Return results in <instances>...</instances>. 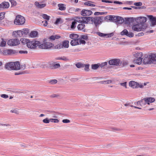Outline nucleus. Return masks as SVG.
<instances>
[{"label": "nucleus", "instance_id": "c9c22d12", "mask_svg": "<svg viewBox=\"0 0 156 156\" xmlns=\"http://www.w3.org/2000/svg\"><path fill=\"white\" fill-rule=\"evenodd\" d=\"M143 63L144 64H150L149 58H145L143 60Z\"/></svg>", "mask_w": 156, "mask_h": 156}, {"label": "nucleus", "instance_id": "58836bf2", "mask_svg": "<svg viewBox=\"0 0 156 156\" xmlns=\"http://www.w3.org/2000/svg\"><path fill=\"white\" fill-rule=\"evenodd\" d=\"M143 55V54L142 52L137 53L136 54H135L134 55V56L136 58H139V57H142Z\"/></svg>", "mask_w": 156, "mask_h": 156}, {"label": "nucleus", "instance_id": "1a4fd4ad", "mask_svg": "<svg viewBox=\"0 0 156 156\" xmlns=\"http://www.w3.org/2000/svg\"><path fill=\"white\" fill-rule=\"evenodd\" d=\"M17 53H18V51L16 50L9 49L4 50L2 54L3 55H6L15 54Z\"/></svg>", "mask_w": 156, "mask_h": 156}, {"label": "nucleus", "instance_id": "2f4dec72", "mask_svg": "<svg viewBox=\"0 0 156 156\" xmlns=\"http://www.w3.org/2000/svg\"><path fill=\"white\" fill-rule=\"evenodd\" d=\"M76 67L78 68H82L84 67V64L80 62L77 63L75 65Z\"/></svg>", "mask_w": 156, "mask_h": 156}, {"label": "nucleus", "instance_id": "b1692460", "mask_svg": "<svg viewBox=\"0 0 156 156\" xmlns=\"http://www.w3.org/2000/svg\"><path fill=\"white\" fill-rule=\"evenodd\" d=\"M147 104L150 105V103H152L155 101V99L154 98L147 97L145 98Z\"/></svg>", "mask_w": 156, "mask_h": 156}, {"label": "nucleus", "instance_id": "79ce46f5", "mask_svg": "<svg viewBox=\"0 0 156 156\" xmlns=\"http://www.w3.org/2000/svg\"><path fill=\"white\" fill-rule=\"evenodd\" d=\"M80 38L84 40H88V37L87 35H81Z\"/></svg>", "mask_w": 156, "mask_h": 156}, {"label": "nucleus", "instance_id": "a19ab883", "mask_svg": "<svg viewBox=\"0 0 156 156\" xmlns=\"http://www.w3.org/2000/svg\"><path fill=\"white\" fill-rule=\"evenodd\" d=\"M42 17L44 19L47 20H49L50 19V17L49 16L47 15V14H43L42 15Z\"/></svg>", "mask_w": 156, "mask_h": 156}, {"label": "nucleus", "instance_id": "8fccbe9b", "mask_svg": "<svg viewBox=\"0 0 156 156\" xmlns=\"http://www.w3.org/2000/svg\"><path fill=\"white\" fill-rule=\"evenodd\" d=\"M84 5H86L89 6H90L94 7L95 6V5L94 4L90 3L89 2H85L84 3Z\"/></svg>", "mask_w": 156, "mask_h": 156}, {"label": "nucleus", "instance_id": "ddd939ff", "mask_svg": "<svg viewBox=\"0 0 156 156\" xmlns=\"http://www.w3.org/2000/svg\"><path fill=\"white\" fill-rule=\"evenodd\" d=\"M92 13V12L91 10L87 9H83L81 12V14L83 16H89Z\"/></svg>", "mask_w": 156, "mask_h": 156}, {"label": "nucleus", "instance_id": "bf43d9fd", "mask_svg": "<svg viewBox=\"0 0 156 156\" xmlns=\"http://www.w3.org/2000/svg\"><path fill=\"white\" fill-rule=\"evenodd\" d=\"M134 36V34L132 32H128L127 36L129 37H132Z\"/></svg>", "mask_w": 156, "mask_h": 156}, {"label": "nucleus", "instance_id": "20e7f679", "mask_svg": "<svg viewBox=\"0 0 156 156\" xmlns=\"http://www.w3.org/2000/svg\"><path fill=\"white\" fill-rule=\"evenodd\" d=\"M25 22V20L24 17L21 15H18L16 16L14 23L16 24L21 25L24 24Z\"/></svg>", "mask_w": 156, "mask_h": 156}, {"label": "nucleus", "instance_id": "603ef678", "mask_svg": "<svg viewBox=\"0 0 156 156\" xmlns=\"http://www.w3.org/2000/svg\"><path fill=\"white\" fill-rule=\"evenodd\" d=\"M76 23L75 21H73L72 23V25L71 26V28L72 29H74L75 27V24Z\"/></svg>", "mask_w": 156, "mask_h": 156}, {"label": "nucleus", "instance_id": "9d476101", "mask_svg": "<svg viewBox=\"0 0 156 156\" xmlns=\"http://www.w3.org/2000/svg\"><path fill=\"white\" fill-rule=\"evenodd\" d=\"M139 25L138 24L133 25L132 27V29L136 31H144L146 28V27L144 26L140 27Z\"/></svg>", "mask_w": 156, "mask_h": 156}, {"label": "nucleus", "instance_id": "49530a36", "mask_svg": "<svg viewBox=\"0 0 156 156\" xmlns=\"http://www.w3.org/2000/svg\"><path fill=\"white\" fill-rule=\"evenodd\" d=\"M6 44V42L3 39H2V41L0 43V46L2 47L5 46Z\"/></svg>", "mask_w": 156, "mask_h": 156}, {"label": "nucleus", "instance_id": "5701e85b", "mask_svg": "<svg viewBox=\"0 0 156 156\" xmlns=\"http://www.w3.org/2000/svg\"><path fill=\"white\" fill-rule=\"evenodd\" d=\"M71 44L72 46H75L79 44V39H73L71 41Z\"/></svg>", "mask_w": 156, "mask_h": 156}, {"label": "nucleus", "instance_id": "13d9d810", "mask_svg": "<svg viewBox=\"0 0 156 156\" xmlns=\"http://www.w3.org/2000/svg\"><path fill=\"white\" fill-rule=\"evenodd\" d=\"M50 119H49L48 118H46L43 120V122L45 123H48L50 121Z\"/></svg>", "mask_w": 156, "mask_h": 156}, {"label": "nucleus", "instance_id": "7ed1b4c3", "mask_svg": "<svg viewBox=\"0 0 156 156\" xmlns=\"http://www.w3.org/2000/svg\"><path fill=\"white\" fill-rule=\"evenodd\" d=\"M23 41L26 42L27 47L30 49H35L38 46L39 48V45L41 44L39 41L36 40L30 41L28 39H24Z\"/></svg>", "mask_w": 156, "mask_h": 156}, {"label": "nucleus", "instance_id": "6e6552de", "mask_svg": "<svg viewBox=\"0 0 156 156\" xmlns=\"http://www.w3.org/2000/svg\"><path fill=\"white\" fill-rule=\"evenodd\" d=\"M147 18L145 17L140 16L136 18V21L139 24L143 25L146 22Z\"/></svg>", "mask_w": 156, "mask_h": 156}, {"label": "nucleus", "instance_id": "473e14b6", "mask_svg": "<svg viewBox=\"0 0 156 156\" xmlns=\"http://www.w3.org/2000/svg\"><path fill=\"white\" fill-rule=\"evenodd\" d=\"M2 5L3 6V8L6 9L8 8L9 7V3L8 2H2Z\"/></svg>", "mask_w": 156, "mask_h": 156}, {"label": "nucleus", "instance_id": "393cba45", "mask_svg": "<svg viewBox=\"0 0 156 156\" xmlns=\"http://www.w3.org/2000/svg\"><path fill=\"white\" fill-rule=\"evenodd\" d=\"M142 58L141 57H139V58L134 59L133 60L134 62L136 64L140 65L141 64Z\"/></svg>", "mask_w": 156, "mask_h": 156}, {"label": "nucleus", "instance_id": "a878e982", "mask_svg": "<svg viewBox=\"0 0 156 156\" xmlns=\"http://www.w3.org/2000/svg\"><path fill=\"white\" fill-rule=\"evenodd\" d=\"M35 5L37 8H43L46 5L45 4H40L37 2H35Z\"/></svg>", "mask_w": 156, "mask_h": 156}, {"label": "nucleus", "instance_id": "ea45409f", "mask_svg": "<svg viewBox=\"0 0 156 156\" xmlns=\"http://www.w3.org/2000/svg\"><path fill=\"white\" fill-rule=\"evenodd\" d=\"M5 14V12H4L0 13V23L1 22V20L4 18Z\"/></svg>", "mask_w": 156, "mask_h": 156}, {"label": "nucleus", "instance_id": "423d86ee", "mask_svg": "<svg viewBox=\"0 0 156 156\" xmlns=\"http://www.w3.org/2000/svg\"><path fill=\"white\" fill-rule=\"evenodd\" d=\"M53 44L51 43L46 42L45 43L40 44L39 48L42 49H48L51 48Z\"/></svg>", "mask_w": 156, "mask_h": 156}, {"label": "nucleus", "instance_id": "338daca9", "mask_svg": "<svg viewBox=\"0 0 156 156\" xmlns=\"http://www.w3.org/2000/svg\"><path fill=\"white\" fill-rule=\"evenodd\" d=\"M63 122L64 123H68L70 122V121L68 119H64L62 120Z\"/></svg>", "mask_w": 156, "mask_h": 156}, {"label": "nucleus", "instance_id": "c85d7f7f", "mask_svg": "<svg viewBox=\"0 0 156 156\" xmlns=\"http://www.w3.org/2000/svg\"><path fill=\"white\" fill-rule=\"evenodd\" d=\"M78 35L76 34H71L69 35L70 37L73 39H78Z\"/></svg>", "mask_w": 156, "mask_h": 156}, {"label": "nucleus", "instance_id": "0eeeda50", "mask_svg": "<svg viewBox=\"0 0 156 156\" xmlns=\"http://www.w3.org/2000/svg\"><path fill=\"white\" fill-rule=\"evenodd\" d=\"M87 17L86 16H83L80 17H76L75 18L74 21H75L76 23L77 22L79 23L87 24V19L85 18Z\"/></svg>", "mask_w": 156, "mask_h": 156}, {"label": "nucleus", "instance_id": "7c9ffc66", "mask_svg": "<svg viewBox=\"0 0 156 156\" xmlns=\"http://www.w3.org/2000/svg\"><path fill=\"white\" fill-rule=\"evenodd\" d=\"M69 42L68 41H64L62 44L63 48H68L69 47Z\"/></svg>", "mask_w": 156, "mask_h": 156}, {"label": "nucleus", "instance_id": "412c9836", "mask_svg": "<svg viewBox=\"0 0 156 156\" xmlns=\"http://www.w3.org/2000/svg\"><path fill=\"white\" fill-rule=\"evenodd\" d=\"M14 62V70H18L20 69V65L19 62Z\"/></svg>", "mask_w": 156, "mask_h": 156}, {"label": "nucleus", "instance_id": "6e6d98bb", "mask_svg": "<svg viewBox=\"0 0 156 156\" xmlns=\"http://www.w3.org/2000/svg\"><path fill=\"white\" fill-rule=\"evenodd\" d=\"M61 19L60 18H57L56 20V21L55 23V24L56 25H58V24L60 23V21Z\"/></svg>", "mask_w": 156, "mask_h": 156}, {"label": "nucleus", "instance_id": "72a5a7b5", "mask_svg": "<svg viewBox=\"0 0 156 156\" xmlns=\"http://www.w3.org/2000/svg\"><path fill=\"white\" fill-rule=\"evenodd\" d=\"M60 67V65L59 63L55 64V62H53V65L52 69H56Z\"/></svg>", "mask_w": 156, "mask_h": 156}, {"label": "nucleus", "instance_id": "f704fd0d", "mask_svg": "<svg viewBox=\"0 0 156 156\" xmlns=\"http://www.w3.org/2000/svg\"><path fill=\"white\" fill-rule=\"evenodd\" d=\"M60 36L58 35H52L49 37V39L51 40H54L55 39H58Z\"/></svg>", "mask_w": 156, "mask_h": 156}, {"label": "nucleus", "instance_id": "864d4df0", "mask_svg": "<svg viewBox=\"0 0 156 156\" xmlns=\"http://www.w3.org/2000/svg\"><path fill=\"white\" fill-rule=\"evenodd\" d=\"M50 121L51 122L54 123H58L59 122V121L57 119H50Z\"/></svg>", "mask_w": 156, "mask_h": 156}, {"label": "nucleus", "instance_id": "e2e57ef3", "mask_svg": "<svg viewBox=\"0 0 156 156\" xmlns=\"http://www.w3.org/2000/svg\"><path fill=\"white\" fill-rule=\"evenodd\" d=\"M79 43L80 44H85L86 43V42L84 40H83L82 39H81L80 38V39L79 40Z\"/></svg>", "mask_w": 156, "mask_h": 156}, {"label": "nucleus", "instance_id": "39448f33", "mask_svg": "<svg viewBox=\"0 0 156 156\" xmlns=\"http://www.w3.org/2000/svg\"><path fill=\"white\" fill-rule=\"evenodd\" d=\"M121 60L119 59H113L109 61L108 64L110 65L120 66L121 65Z\"/></svg>", "mask_w": 156, "mask_h": 156}, {"label": "nucleus", "instance_id": "0e129e2a", "mask_svg": "<svg viewBox=\"0 0 156 156\" xmlns=\"http://www.w3.org/2000/svg\"><path fill=\"white\" fill-rule=\"evenodd\" d=\"M126 84H127V82H125L124 83H120V84L121 86H122L124 87H125L126 88H127Z\"/></svg>", "mask_w": 156, "mask_h": 156}, {"label": "nucleus", "instance_id": "09e8293b", "mask_svg": "<svg viewBox=\"0 0 156 156\" xmlns=\"http://www.w3.org/2000/svg\"><path fill=\"white\" fill-rule=\"evenodd\" d=\"M10 112L12 113H14L17 114L19 113V111L17 110V109H12L10 111Z\"/></svg>", "mask_w": 156, "mask_h": 156}, {"label": "nucleus", "instance_id": "2eb2a0df", "mask_svg": "<svg viewBox=\"0 0 156 156\" xmlns=\"http://www.w3.org/2000/svg\"><path fill=\"white\" fill-rule=\"evenodd\" d=\"M137 105H140L141 106H144L147 104V102L145 98L141 99V100L138 101L137 102Z\"/></svg>", "mask_w": 156, "mask_h": 156}, {"label": "nucleus", "instance_id": "f03ea898", "mask_svg": "<svg viewBox=\"0 0 156 156\" xmlns=\"http://www.w3.org/2000/svg\"><path fill=\"white\" fill-rule=\"evenodd\" d=\"M85 18L87 19V24H93L96 28H97L102 23L103 17V16L95 17L88 16Z\"/></svg>", "mask_w": 156, "mask_h": 156}, {"label": "nucleus", "instance_id": "4be33fe9", "mask_svg": "<svg viewBox=\"0 0 156 156\" xmlns=\"http://www.w3.org/2000/svg\"><path fill=\"white\" fill-rule=\"evenodd\" d=\"M84 23H81L78 24L77 26V28L79 30H82L83 31L85 32V25Z\"/></svg>", "mask_w": 156, "mask_h": 156}, {"label": "nucleus", "instance_id": "5fc2aeb1", "mask_svg": "<svg viewBox=\"0 0 156 156\" xmlns=\"http://www.w3.org/2000/svg\"><path fill=\"white\" fill-rule=\"evenodd\" d=\"M9 1L11 3L12 6H15L16 5V2L14 0H9Z\"/></svg>", "mask_w": 156, "mask_h": 156}, {"label": "nucleus", "instance_id": "4c0bfd02", "mask_svg": "<svg viewBox=\"0 0 156 156\" xmlns=\"http://www.w3.org/2000/svg\"><path fill=\"white\" fill-rule=\"evenodd\" d=\"M128 32L127 30L124 29L120 33V34L122 35H126L127 36Z\"/></svg>", "mask_w": 156, "mask_h": 156}, {"label": "nucleus", "instance_id": "774afa93", "mask_svg": "<svg viewBox=\"0 0 156 156\" xmlns=\"http://www.w3.org/2000/svg\"><path fill=\"white\" fill-rule=\"evenodd\" d=\"M1 97L3 98H6L8 97V95L5 94H2L1 95Z\"/></svg>", "mask_w": 156, "mask_h": 156}, {"label": "nucleus", "instance_id": "a211bd4d", "mask_svg": "<svg viewBox=\"0 0 156 156\" xmlns=\"http://www.w3.org/2000/svg\"><path fill=\"white\" fill-rule=\"evenodd\" d=\"M148 18L151 21L152 25L154 26L156 24V18L152 15L147 16Z\"/></svg>", "mask_w": 156, "mask_h": 156}, {"label": "nucleus", "instance_id": "f3484780", "mask_svg": "<svg viewBox=\"0 0 156 156\" xmlns=\"http://www.w3.org/2000/svg\"><path fill=\"white\" fill-rule=\"evenodd\" d=\"M138 83L133 81H131L129 83V86L133 88H138Z\"/></svg>", "mask_w": 156, "mask_h": 156}, {"label": "nucleus", "instance_id": "680f3d73", "mask_svg": "<svg viewBox=\"0 0 156 156\" xmlns=\"http://www.w3.org/2000/svg\"><path fill=\"white\" fill-rule=\"evenodd\" d=\"M56 47L58 49H61L63 48L62 44H57L56 46Z\"/></svg>", "mask_w": 156, "mask_h": 156}, {"label": "nucleus", "instance_id": "e433bc0d", "mask_svg": "<svg viewBox=\"0 0 156 156\" xmlns=\"http://www.w3.org/2000/svg\"><path fill=\"white\" fill-rule=\"evenodd\" d=\"M99 67L98 63L97 64H94L91 65V68L92 69L94 70L97 69Z\"/></svg>", "mask_w": 156, "mask_h": 156}, {"label": "nucleus", "instance_id": "de8ad7c7", "mask_svg": "<svg viewBox=\"0 0 156 156\" xmlns=\"http://www.w3.org/2000/svg\"><path fill=\"white\" fill-rule=\"evenodd\" d=\"M90 65L88 64H84V70L87 71H88L89 70Z\"/></svg>", "mask_w": 156, "mask_h": 156}, {"label": "nucleus", "instance_id": "69168bd1", "mask_svg": "<svg viewBox=\"0 0 156 156\" xmlns=\"http://www.w3.org/2000/svg\"><path fill=\"white\" fill-rule=\"evenodd\" d=\"M25 72L24 71H22L21 72H16L15 73V75H19L22 74H24L25 73Z\"/></svg>", "mask_w": 156, "mask_h": 156}, {"label": "nucleus", "instance_id": "052dcab7", "mask_svg": "<svg viewBox=\"0 0 156 156\" xmlns=\"http://www.w3.org/2000/svg\"><path fill=\"white\" fill-rule=\"evenodd\" d=\"M142 4V3L141 2H135L134 4L136 6H141Z\"/></svg>", "mask_w": 156, "mask_h": 156}, {"label": "nucleus", "instance_id": "c756f323", "mask_svg": "<svg viewBox=\"0 0 156 156\" xmlns=\"http://www.w3.org/2000/svg\"><path fill=\"white\" fill-rule=\"evenodd\" d=\"M22 30L23 32L22 33H23V37H25L27 35L29 32V30L27 28L24 29H22Z\"/></svg>", "mask_w": 156, "mask_h": 156}, {"label": "nucleus", "instance_id": "cd10ccee", "mask_svg": "<svg viewBox=\"0 0 156 156\" xmlns=\"http://www.w3.org/2000/svg\"><path fill=\"white\" fill-rule=\"evenodd\" d=\"M64 5L63 4H58V7H59V9L61 11L65 10L66 9V7L64 6Z\"/></svg>", "mask_w": 156, "mask_h": 156}, {"label": "nucleus", "instance_id": "f257e3e1", "mask_svg": "<svg viewBox=\"0 0 156 156\" xmlns=\"http://www.w3.org/2000/svg\"><path fill=\"white\" fill-rule=\"evenodd\" d=\"M105 20L108 19L109 20L113 22L116 23H117L122 24L125 22L126 24H129V17L125 18V19L122 17L119 16H107L105 18Z\"/></svg>", "mask_w": 156, "mask_h": 156}, {"label": "nucleus", "instance_id": "3c124183", "mask_svg": "<svg viewBox=\"0 0 156 156\" xmlns=\"http://www.w3.org/2000/svg\"><path fill=\"white\" fill-rule=\"evenodd\" d=\"M49 82L51 84H55L57 82V80H50Z\"/></svg>", "mask_w": 156, "mask_h": 156}, {"label": "nucleus", "instance_id": "bb28decb", "mask_svg": "<svg viewBox=\"0 0 156 156\" xmlns=\"http://www.w3.org/2000/svg\"><path fill=\"white\" fill-rule=\"evenodd\" d=\"M29 35L31 37H36L38 35V32L36 31H32L30 32Z\"/></svg>", "mask_w": 156, "mask_h": 156}, {"label": "nucleus", "instance_id": "6ab92c4d", "mask_svg": "<svg viewBox=\"0 0 156 156\" xmlns=\"http://www.w3.org/2000/svg\"><path fill=\"white\" fill-rule=\"evenodd\" d=\"M22 30H19L16 31H15L13 32V34L16 37H21L23 36V33H22Z\"/></svg>", "mask_w": 156, "mask_h": 156}, {"label": "nucleus", "instance_id": "c03bdc74", "mask_svg": "<svg viewBox=\"0 0 156 156\" xmlns=\"http://www.w3.org/2000/svg\"><path fill=\"white\" fill-rule=\"evenodd\" d=\"M98 64H99V67L102 68L104 66H106L108 64V62H102L101 64L98 63Z\"/></svg>", "mask_w": 156, "mask_h": 156}, {"label": "nucleus", "instance_id": "9b49d317", "mask_svg": "<svg viewBox=\"0 0 156 156\" xmlns=\"http://www.w3.org/2000/svg\"><path fill=\"white\" fill-rule=\"evenodd\" d=\"M20 43L19 40L17 39H13L9 40L8 42V44L10 46H16Z\"/></svg>", "mask_w": 156, "mask_h": 156}, {"label": "nucleus", "instance_id": "f8f14e48", "mask_svg": "<svg viewBox=\"0 0 156 156\" xmlns=\"http://www.w3.org/2000/svg\"><path fill=\"white\" fill-rule=\"evenodd\" d=\"M14 62H7L5 64V67L6 69L9 70H14Z\"/></svg>", "mask_w": 156, "mask_h": 156}, {"label": "nucleus", "instance_id": "aec40b11", "mask_svg": "<svg viewBox=\"0 0 156 156\" xmlns=\"http://www.w3.org/2000/svg\"><path fill=\"white\" fill-rule=\"evenodd\" d=\"M55 60H62L64 61L67 62L69 60V59L67 57L65 56L57 57L55 58Z\"/></svg>", "mask_w": 156, "mask_h": 156}, {"label": "nucleus", "instance_id": "4d7b16f0", "mask_svg": "<svg viewBox=\"0 0 156 156\" xmlns=\"http://www.w3.org/2000/svg\"><path fill=\"white\" fill-rule=\"evenodd\" d=\"M98 36L101 37H105L107 35V34H103L100 32H98Z\"/></svg>", "mask_w": 156, "mask_h": 156}, {"label": "nucleus", "instance_id": "37998d69", "mask_svg": "<svg viewBox=\"0 0 156 156\" xmlns=\"http://www.w3.org/2000/svg\"><path fill=\"white\" fill-rule=\"evenodd\" d=\"M121 65L120 66L121 67L124 66H126L128 65V62L127 61H121Z\"/></svg>", "mask_w": 156, "mask_h": 156}, {"label": "nucleus", "instance_id": "a18cd8bd", "mask_svg": "<svg viewBox=\"0 0 156 156\" xmlns=\"http://www.w3.org/2000/svg\"><path fill=\"white\" fill-rule=\"evenodd\" d=\"M106 12H95L94 13V15H102L105 14H106Z\"/></svg>", "mask_w": 156, "mask_h": 156}, {"label": "nucleus", "instance_id": "dca6fc26", "mask_svg": "<svg viewBox=\"0 0 156 156\" xmlns=\"http://www.w3.org/2000/svg\"><path fill=\"white\" fill-rule=\"evenodd\" d=\"M53 65V62L51 63L50 62H44L43 63L42 65L43 66V68H47L50 69H52Z\"/></svg>", "mask_w": 156, "mask_h": 156}, {"label": "nucleus", "instance_id": "4468645a", "mask_svg": "<svg viewBox=\"0 0 156 156\" xmlns=\"http://www.w3.org/2000/svg\"><path fill=\"white\" fill-rule=\"evenodd\" d=\"M150 64H156V55L154 54H151L149 57Z\"/></svg>", "mask_w": 156, "mask_h": 156}]
</instances>
